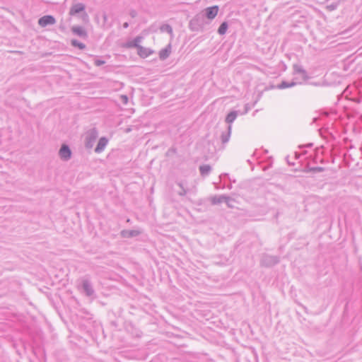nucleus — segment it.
<instances>
[{
  "label": "nucleus",
  "mask_w": 362,
  "mask_h": 362,
  "mask_svg": "<svg viewBox=\"0 0 362 362\" xmlns=\"http://www.w3.org/2000/svg\"><path fill=\"white\" fill-rule=\"evenodd\" d=\"M288 165H293V163H291L289 161H288Z\"/></svg>",
  "instance_id": "473e14b6"
},
{
  "label": "nucleus",
  "mask_w": 362,
  "mask_h": 362,
  "mask_svg": "<svg viewBox=\"0 0 362 362\" xmlns=\"http://www.w3.org/2000/svg\"><path fill=\"white\" fill-rule=\"evenodd\" d=\"M121 234L124 238H132L139 235L140 232L137 230H124Z\"/></svg>",
  "instance_id": "2eb2a0df"
},
{
  "label": "nucleus",
  "mask_w": 362,
  "mask_h": 362,
  "mask_svg": "<svg viewBox=\"0 0 362 362\" xmlns=\"http://www.w3.org/2000/svg\"><path fill=\"white\" fill-rule=\"evenodd\" d=\"M105 64V61L103 60H101V59H95V62H94V64L97 66H102Z\"/></svg>",
  "instance_id": "bb28decb"
},
{
  "label": "nucleus",
  "mask_w": 362,
  "mask_h": 362,
  "mask_svg": "<svg viewBox=\"0 0 362 362\" xmlns=\"http://www.w3.org/2000/svg\"><path fill=\"white\" fill-rule=\"evenodd\" d=\"M98 136V132L95 128H93L87 132L86 139H85V146L86 148H93L95 140Z\"/></svg>",
  "instance_id": "f257e3e1"
},
{
  "label": "nucleus",
  "mask_w": 362,
  "mask_h": 362,
  "mask_svg": "<svg viewBox=\"0 0 362 362\" xmlns=\"http://www.w3.org/2000/svg\"><path fill=\"white\" fill-rule=\"evenodd\" d=\"M129 27V23L127 22H125L124 24H123V28H127Z\"/></svg>",
  "instance_id": "c756f323"
},
{
  "label": "nucleus",
  "mask_w": 362,
  "mask_h": 362,
  "mask_svg": "<svg viewBox=\"0 0 362 362\" xmlns=\"http://www.w3.org/2000/svg\"><path fill=\"white\" fill-rule=\"evenodd\" d=\"M199 169L200 175L202 177L208 176L211 171V167L209 165H200Z\"/></svg>",
  "instance_id": "f3484780"
},
{
  "label": "nucleus",
  "mask_w": 362,
  "mask_h": 362,
  "mask_svg": "<svg viewBox=\"0 0 362 362\" xmlns=\"http://www.w3.org/2000/svg\"><path fill=\"white\" fill-rule=\"evenodd\" d=\"M81 288L83 289V292L85 293V295L88 297H91L95 294V291L92 286V284L87 278V276H84L81 279Z\"/></svg>",
  "instance_id": "f03ea898"
},
{
  "label": "nucleus",
  "mask_w": 362,
  "mask_h": 362,
  "mask_svg": "<svg viewBox=\"0 0 362 362\" xmlns=\"http://www.w3.org/2000/svg\"><path fill=\"white\" fill-rule=\"evenodd\" d=\"M121 99L123 103L127 104L128 102V97L125 95H121Z\"/></svg>",
  "instance_id": "cd10ccee"
},
{
  "label": "nucleus",
  "mask_w": 362,
  "mask_h": 362,
  "mask_svg": "<svg viewBox=\"0 0 362 362\" xmlns=\"http://www.w3.org/2000/svg\"><path fill=\"white\" fill-rule=\"evenodd\" d=\"M295 157L296 159L299 158L300 154L298 152H295Z\"/></svg>",
  "instance_id": "7c9ffc66"
},
{
  "label": "nucleus",
  "mask_w": 362,
  "mask_h": 362,
  "mask_svg": "<svg viewBox=\"0 0 362 362\" xmlns=\"http://www.w3.org/2000/svg\"><path fill=\"white\" fill-rule=\"evenodd\" d=\"M324 170H325V168L322 167H310V168H308V169L306 170V172L316 173L323 172Z\"/></svg>",
  "instance_id": "393cba45"
},
{
  "label": "nucleus",
  "mask_w": 362,
  "mask_h": 362,
  "mask_svg": "<svg viewBox=\"0 0 362 362\" xmlns=\"http://www.w3.org/2000/svg\"><path fill=\"white\" fill-rule=\"evenodd\" d=\"M297 84H298V83L294 82V81L287 82V81H284L281 83L278 84L276 88L279 89H284V88L293 87V86H296Z\"/></svg>",
  "instance_id": "6ab92c4d"
},
{
  "label": "nucleus",
  "mask_w": 362,
  "mask_h": 362,
  "mask_svg": "<svg viewBox=\"0 0 362 362\" xmlns=\"http://www.w3.org/2000/svg\"><path fill=\"white\" fill-rule=\"evenodd\" d=\"M231 125H228L227 131L221 134V139L223 144H226V143L228 142L231 134Z\"/></svg>",
  "instance_id": "4468645a"
},
{
  "label": "nucleus",
  "mask_w": 362,
  "mask_h": 362,
  "mask_svg": "<svg viewBox=\"0 0 362 362\" xmlns=\"http://www.w3.org/2000/svg\"><path fill=\"white\" fill-rule=\"evenodd\" d=\"M223 175H221V177ZM224 176H227L228 175L227 174H224L223 175Z\"/></svg>",
  "instance_id": "72a5a7b5"
},
{
  "label": "nucleus",
  "mask_w": 362,
  "mask_h": 362,
  "mask_svg": "<svg viewBox=\"0 0 362 362\" xmlns=\"http://www.w3.org/2000/svg\"><path fill=\"white\" fill-rule=\"evenodd\" d=\"M137 52H138V54L141 57L146 58V57H148L149 55H151L153 53V51L149 48H146V47L140 46L137 49Z\"/></svg>",
  "instance_id": "ddd939ff"
},
{
  "label": "nucleus",
  "mask_w": 362,
  "mask_h": 362,
  "mask_svg": "<svg viewBox=\"0 0 362 362\" xmlns=\"http://www.w3.org/2000/svg\"><path fill=\"white\" fill-rule=\"evenodd\" d=\"M293 74H300L302 76V78L304 81H307L310 78L308 75L307 71L302 67V66L295 64L293 65Z\"/></svg>",
  "instance_id": "0eeeda50"
},
{
  "label": "nucleus",
  "mask_w": 362,
  "mask_h": 362,
  "mask_svg": "<svg viewBox=\"0 0 362 362\" xmlns=\"http://www.w3.org/2000/svg\"><path fill=\"white\" fill-rule=\"evenodd\" d=\"M230 199V197L226 195L214 196L211 198V202L212 204L216 205L222 202L227 203Z\"/></svg>",
  "instance_id": "1a4fd4ad"
},
{
  "label": "nucleus",
  "mask_w": 362,
  "mask_h": 362,
  "mask_svg": "<svg viewBox=\"0 0 362 362\" xmlns=\"http://www.w3.org/2000/svg\"><path fill=\"white\" fill-rule=\"evenodd\" d=\"M171 53V45L168 44L165 48L162 49L159 52V57L161 60L166 59Z\"/></svg>",
  "instance_id": "f8f14e48"
},
{
  "label": "nucleus",
  "mask_w": 362,
  "mask_h": 362,
  "mask_svg": "<svg viewBox=\"0 0 362 362\" xmlns=\"http://www.w3.org/2000/svg\"><path fill=\"white\" fill-rule=\"evenodd\" d=\"M177 185L181 189V190L178 192V194L180 196H185L187 194V190L185 189L182 182H178Z\"/></svg>",
  "instance_id": "a878e982"
},
{
  "label": "nucleus",
  "mask_w": 362,
  "mask_h": 362,
  "mask_svg": "<svg viewBox=\"0 0 362 362\" xmlns=\"http://www.w3.org/2000/svg\"><path fill=\"white\" fill-rule=\"evenodd\" d=\"M107 142L108 141L105 137H101L95 148V152L98 153H101L105 149Z\"/></svg>",
  "instance_id": "9d476101"
},
{
  "label": "nucleus",
  "mask_w": 362,
  "mask_h": 362,
  "mask_svg": "<svg viewBox=\"0 0 362 362\" xmlns=\"http://www.w3.org/2000/svg\"><path fill=\"white\" fill-rule=\"evenodd\" d=\"M59 155L63 160H68L71 158V151L68 145L62 144L59 151Z\"/></svg>",
  "instance_id": "20e7f679"
},
{
  "label": "nucleus",
  "mask_w": 362,
  "mask_h": 362,
  "mask_svg": "<svg viewBox=\"0 0 362 362\" xmlns=\"http://www.w3.org/2000/svg\"><path fill=\"white\" fill-rule=\"evenodd\" d=\"M218 10L219 8L218 6L207 7L204 10V14L203 15L204 16V18L206 17L209 20H212L217 16Z\"/></svg>",
  "instance_id": "423d86ee"
},
{
  "label": "nucleus",
  "mask_w": 362,
  "mask_h": 362,
  "mask_svg": "<svg viewBox=\"0 0 362 362\" xmlns=\"http://www.w3.org/2000/svg\"><path fill=\"white\" fill-rule=\"evenodd\" d=\"M189 28L192 30H199L202 28L199 25V24H197V18H192L189 21Z\"/></svg>",
  "instance_id": "aec40b11"
},
{
  "label": "nucleus",
  "mask_w": 362,
  "mask_h": 362,
  "mask_svg": "<svg viewBox=\"0 0 362 362\" xmlns=\"http://www.w3.org/2000/svg\"><path fill=\"white\" fill-rule=\"evenodd\" d=\"M238 115V111L234 110L230 112L226 117V122L228 123V125H231V124L235 121Z\"/></svg>",
  "instance_id": "dca6fc26"
},
{
  "label": "nucleus",
  "mask_w": 362,
  "mask_h": 362,
  "mask_svg": "<svg viewBox=\"0 0 362 362\" xmlns=\"http://www.w3.org/2000/svg\"><path fill=\"white\" fill-rule=\"evenodd\" d=\"M129 15L132 18H135L137 16V12L135 10H131Z\"/></svg>",
  "instance_id": "c85d7f7f"
},
{
  "label": "nucleus",
  "mask_w": 362,
  "mask_h": 362,
  "mask_svg": "<svg viewBox=\"0 0 362 362\" xmlns=\"http://www.w3.org/2000/svg\"><path fill=\"white\" fill-rule=\"evenodd\" d=\"M279 262V258L277 256L269 255H264L261 259V264L267 267H271Z\"/></svg>",
  "instance_id": "7ed1b4c3"
},
{
  "label": "nucleus",
  "mask_w": 362,
  "mask_h": 362,
  "mask_svg": "<svg viewBox=\"0 0 362 362\" xmlns=\"http://www.w3.org/2000/svg\"><path fill=\"white\" fill-rule=\"evenodd\" d=\"M193 18H197V24H199V25L203 28L204 24V16L199 13L196 15Z\"/></svg>",
  "instance_id": "b1692460"
},
{
  "label": "nucleus",
  "mask_w": 362,
  "mask_h": 362,
  "mask_svg": "<svg viewBox=\"0 0 362 362\" xmlns=\"http://www.w3.org/2000/svg\"><path fill=\"white\" fill-rule=\"evenodd\" d=\"M228 28V23L226 21H224L223 22L218 29V33L221 35H223L224 34H226V31H227V29Z\"/></svg>",
  "instance_id": "412c9836"
},
{
  "label": "nucleus",
  "mask_w": 362,
  "mask_h": 362,
  "mask_svg": "<svg viewBox=\"0 0 362 362\" xmlns=\"http://www.w3.org/2000/svg\"><path fill=\"white\" fill-rule=\"evenodd\" d=\"M71 31L74 34H75L81 37L86 38L87 37L86 31L81 26H74L71 28Z\"/></svg>",
  "instance_id": "9b49d317"
},
{
  "label": "nucleus",
  "mask_w": 362,
  "mask_h": 362,
  "mask_svg": "<svg viewBox=\"0 0 362 362\" xmlns=\"http://www.w3.org/2000/svg\"><path fill=\"white\" fill-rule=\"evenodd\" d=\"M143 37L141 36L136 37L132 41L127 43L128 47H135L138 49L141 45L140 42L142 41Z\"/></svg>",
  "instance_id": "a211bd4d"
},
{
  "label": "nucleus",
  "mask_w": 362,
  "mask_h": 362,
  "mask_svg": "<svg viewBox=\"0 0 362 362\" xmlns=\"http://www.w3.org/2000/svg\"><path fill=\"white\" fill-rule=\"evenodd\" d=\"M313 146V144H308L307 145V146H308V147H310V146Z\"/></svg>",
  "instance_id": "2f4dec72"
},
{
  "label": "nucleus",
  "mask_w": 362,
  "mask_h": 362,
  "mask_svg": "<svg viewBox=\"0 0 362 362\" xmlns=\"http://www.w3.org/2000/svg\"><path fill=\"white\" fill-rule=\"evenodd\" d=\"M55 23V18L51 15L44 16L38 20V24L42 28L47 25H54Z\"/></svg>",
  "instance_id": "39448f33"
},
{
  "label": "nucleus",
  "mask_w": 362,
  "mask_h": 362,
  "mask_svg": "<svg viewBox=\"0 0 362 362\" xmlns=\"http://www.w3.org/2000/svg\"><path fill=\"white\" fill-rule=\"evenodd\" d=\"M71 45L73 47H78L79 49H84L86 48V45L79 42L77 40H71Z\"/></svg>",
  "instance_id": "4be33fe9"
},
{
  "label": "nucleus",
  "mask_w": 362,
  "mask_h": 362,
  "mask_svg": "<svg viewBox=\"0 0 362 362\" xmlns=\"http://www.w3.org/2000/svg\"><path fill=\"white\" fill-rule=\"evenodd\" d=\"M85 5L82 3H78L72 5L69 11L70 16H75L85 10Z\"/></svg>",
  "instance_id": "6e6552de"
},
{
  "label": "nucleus",
  "mask_w": 362,
  "mask_h": 362,
  "mask_svg": "<svg viewBox=\"0 0 362 362\" xmlns=\"http://www.w3.org/2000/svg\"><path fill=\"white\" fill-rule=\"evenodd\" d=\"M160 30L161 32H166L173 35V28L169 24H163L160 27Z\"/></svg>",
  "instance_id": "5701e85b"
}]
</instances>
